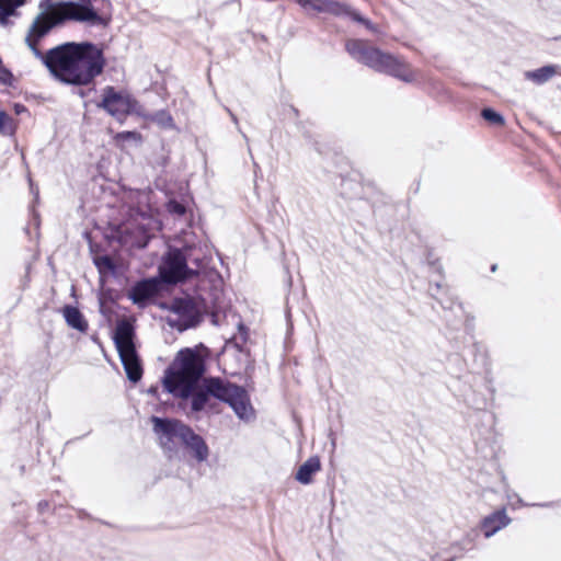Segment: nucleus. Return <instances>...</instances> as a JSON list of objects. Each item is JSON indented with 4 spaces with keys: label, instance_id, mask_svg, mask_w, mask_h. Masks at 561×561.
I'll use <instances>...</instances> for the list:
<instances>
[{
    "label": "nucleus",
    "instance_id": "nucleus-10",
    "mask_svg": "<svg viewBox=\"0 0 561 561\" xmlns=\"http://www.w3.org/2000/svg\"><path fill=\"white\" fill-rule=\"evenodd\" d=\"M161 287L158 278H147L137 282L129 290L128 297L138 306H144L149 299L153 298Z\"/></svg>",
    "mask_w": 561,
    "mask_h": 561
},
{
    "label": "nucleus",
    "instance_id": "nucleus-14",
    "mask_svg": "<svg viewBox=\"0 0 561 561\" xmlns=\"http://www.w3.org/2000/svg\"><path fill=\"white\" fill-rule=\"evenodd\" d=\"M321 470V461L318 456L309 457L297 470L296 480L301 484H310L312 476Z\"/></svg>",
    "mask_w": 561,
    "mask_h": 561
},
{
    "label": "nucleus",
    "instance_id": "nucleus-15",
    "mask_svg": "<svg viewBox=\"0 0 561 561\" xmlns=\"http://www.w3.org/2000/svg\"><path fill=\"white\" fill-rule=\"evenodd\" d=\"M62 316L68 327L82 333L87 332L89 328L88 322L77 307L66 305L62 308Z\"/></svg>",
    "mask_w": 561,
    "mask_h": 561
},
{
    "label": "nucleus",
    "instance_id": "nucleus-29",
    "mask_svg": "<svg viewBox=\"0 0 561 561\" xmlns=\"http://www.w3.org/2000/svg\"><path fill=\"white\" fill-rule=\"evenodd\" d=\"M491 270H492V272H494L496 270V265L495 264L492 265Z\"/></svg>",
    "mask_w": 561,
    "mask_h": 561
},
{
    "label": "nucleus",
    "instance_id": "nucleus-1",
    "mask_svg": "<svg viewBox=\"0 0 561 561\" xmlns=\"http://www.w3.org/2000/svg\"><path fill=\"white\" fill-rule=\"evenodd\" d=\"M37 28L30 26L25 44L53 77L66 84L87 85L100 76L105 66L102 49L92 43H65L43 53L38 45Z\"/></svg>",
    "mask_w": 561,
    "mask_h": 561
},
{
    "label": "nucleus",
    "instance_id": "nucleus-23",
    "mask_svg": "<svg viewBox=\"0 0 561 561\" xmlns=\"http://www.w3.org/2000/svg\"><path fill=\"white\" fill-rule=\"evenodd\" d=\"M168 208H169L170 213H173V214H176L180 216L184 215L185 210H186L185 207L181 203L175 202V201H171L169 203Z\"/></svg>",
    "mask_w": 561,
    "mask_h": 561
},
{
    "label": "nucleus",
    "instance_id": "nucleus-24",
    "mask_svg": "<svg viewBox=\"0 0 561 561\" xmlns=\"http://www.w3.org/2000/svg\"><path fill=\"white\" fill-rule=\"evenodd\" d=\"M140 236L138 239L133 243V245H136L138 248H145L148 243V236L146 234L145 230L139 229Z\"/></svg>",
    "mask_w": 561,
    "mask_h": 561
},
{
    "label": "nucleus",
    "instance_id": "nucleus-26",
    "mask_svg": "<svg viewBox=\"0 0 561 561\" xmlns=\"http://www.w3.org/2000/svg\"><path fill=\"white\" fill-rule=\"evenodd\" d=\"M227 112L229 113L230 117H231V121L234 123V125L237 126L238 130L242 134L243 138L245 139V141H248V137L245 134H243L239 127V121L237 118V116L229 110L227 108Z\"/></svg>",
    "mask_w": 561,
    "mask_h": 561
},
{
    "label": "nucleus",
    "instance_id": "nucleus-17",
    "mask_svg": "<svg viewBox=\"0 0 561 561\" xmlns=\"http://www.w3.org/2000/svg\"><path fill=\"white\" fill-rule=\"evenodd\" d=\"M24 2L25 0H0V24H7L9 16Z\"/></svg>",
    "mask_w": 561,
    "mask_h": 561
},
{
    "label": "nucleus",
    "instance_id": "nucleus-18",
    "mask_svg": "<svg viewBox=\"0 0 561 561\" xmlns=\"http://www.w3.org/2000/svg\"><path fill=\"white\" fill-rule=\"evenodd\" d=\"M342 9H343V11L341 13H339L337 15H346V16L351 18L353 21L365 25L371 32H377L376 26L368 19L360 15L356 10H353L352 8H350L345 4H342Z\"/></svg>",
    "mask_w": 561,
    "mask_h": 561
},
{
    "label": "nucleus",
    "instance_id": "nucleus-4",
    "mask_svg": "<svg viewBox=\"0 0 561 561\" xmlns=\"http://www.w3.org/2000/svg\"><path fill=\"white\" fill-rule=\"evenodd\" d=\"M345 49L353 59L377 72L389 75L408 83L416 79V72L403 59L369 46L365 41L348 39Z\"/></svg>",
    "mask_w": 561,
    "mask_h": 561
},
{
    "label": "nucleus",
    "instance_id": "nucleus-7",
    "mask_svg": "<svg viewBox=\"0 0 561 561\" xmlns=\"http://www.w3.org/2000/svg\"><path fill=\"white\" fill-rule=\"evenodd\" d=\"M151 422L160 446L169 454V457H172V454L178 451L179 445L183 443L190 427L173 419L152 416Z\"/></svg>",
    "mask_w": 561,
    "mask_h": 561
},
{
    "label": "nucleus",
    "instance_id": "nucleus-6",
    "mask_svg": "<svg viewBox=\"0 0 561 561\" xmlns=\"http://www.w3.org/2000/svg\"><path fill=\"white\" fill-rule=\"evenodd\" d=\"M114 342L127 378L138 382L142 377V366L134 344V328L129 322L117 323Z\"/></svg>",
    "mask_w": 561,
    "mask_h": 561
},
{
    "label": "nucleus",
    "instance_id": "nucleus-9",
    "mask_svg": "<svg viewBox=\"0 0 561 561\" xmlns=\"http://www.w3.org/2000/svg\"><path fill=\"white\" fill-rule=\"evenodd\" d=\"M110 115L121 118L130 110V99L127 94L117 92L113 87L103 90V99L99 104Z\"/></svg>",
    "mask_w": 561,
    "mask_h": 561
},
{
    "label": "nucleus",
    "instance_id": "nucleus-25",
    "mask_svg": "<svg viewBox=\"0 0 561 561\" xmlns=\"http://www.w3.org/2000/svg\"><path fill=\"white\" fill-rule=\"evenodd\" d=\"M238 329H239V333H240L239 339L243 343V342L247 341V329H245V327L242 323L238 324ZM233 339L238 340V336H234Z\"/></svg>",
    "mask_w": 561,
    "mask_h": 561
},
{
    "label": "nucleus",
    "instance_id": "nucleus-21",
    "mask_svg": "<svg viewBox=\"0 0 561 561\" xmlns=\"http://www.w3.org/2000/svg\"><path fill=\"white\" fill-rule=\"evenodd\" d=\"M94 263H95L96 267L99 268L100 273L115 271V264L108 255L98 256L94 260Z\"/></svg>",
    "mask_w": 561,
    "mask_h": 561
},
{
    "label": "nucleus",
    "instance_id": "nucleus-19",
    "mask_svg": "<svg viewBox=\"0 0 561 561\" xmlns=\"http://www.w3.org/2000/svg\"><path fill=\"white\" fill-rule=\"evenodd\" d=\"M151 122L156 123L162 128H173L174 121L171 114L164 110L158 111L150 116Z\"/></svg>",
    "mask_w": 561,
    "mask_h": 561
},
{
    "label": "nucleus",
    "instance_id": "nucleus-12",
    "mask_svg": "<svg viewBox=\"0 0 561 561\" xmlns=\"http://www.w3.org/2000/svg\"><path fill=\"white\" fill-rule=\"evenodd\" d=\"M511 523V518L506 515L504 510L496 511L491 515L484 517L481 528L486 538L493 536L500 529L506 527Z\"/></svg>",
    "mask_w": 561,
    "mask_h": 561
},
{
    "label": "nucleus",
    "instance_id": "nucleus-3",
    "mask_svg": "<svg viewBox=\"0 0 561 561\" xmlns=\"http://www.w3.org/2000/svg\"><path fill=\"white\" fill-rule=\"evenodd\" d=\"M211 396L228 403L236 415L242 421H250L254 417V410L251 405L247 390L218 377H210L204 380V390L197 388L190 396L192 398V411H202L208 397Z\"/></svg>",
    "mask_w": 561,
    "mask_h": 561
},
{
    "label": "nucleus",
    "instance_id": "nucleus-11",
    "mask_svg": "<svg viewBox=\"0 0 561 561\" xmlns=\"http://www.w3.org/2000/svg\"><path fill=\"white\" fill-rule=\"evenodd\" d=\"M297 3L308 13L339 14L343 11L342 3L333 0H297Z\"/></svg>",
    "mask_w": 561,
    "mask_h": 561
},
{
    "label": "nucleus",
    "instance_id": "nucleus-27",
    "mask_svg": "<svg viewBox=\"0 0 561 561\" xmlns=\"http://www.w3.org/2000/svg\"><path fill=\"white\" fill-rule=\"evenodd\" d=\"M24 111H25V107L23 105H18V104L15 105V112L18 114H20L21 112H24Z\"/></svg>",
    "mask_w": 561,
    "mask_h": 561
},
{
    "label": "nucleus",
    "instance_id": "nucleus-2",
    "mask_svg": "<svg viewBox=\"0 0 561 561\" xmlns=\"http://www.w3.org/2000/svg\"><path fill=\"white\" fill-rule=\"evenodd\" d=\"M205 373L203 357L192 348L181 350L163 377L164 389L176 398L187 399Z\"/></svg>",
    "mask_w": 561,
    "mask_h": 561
},
{
    "label": "nucleus",
    "instance_id": "nucleus-13",
    "mask_svg": "<svg viewBox=\"0 0 561 561\" xmlns=\"http://www.w3.org/2000/svg\"><path fill=\"white\" fill-rule=\"evenodd\" d=\"M182 444L194 453V457L199 462L205 461L208 458L209 450L205 440L202 436L195 434L191 427L188 428V433L185 435Z\"/></svg>",
    "mask_w": 561,
    "mask_h": 561
},
{
    "label": "nucleus",
    "instance_id": "nucleus-8",
    "mask_svg": "<svg viewBox=\"0 0 561 561\" xmlns=\"http://www.w3.org/2000/svg\"><path fill=\"white\" fill-rule=\"evenodd\" d=\"M173 316L169 317L168 323L179 331H184L197 325L201 321V313L192 298H178L172 304Z\"/></svg>",
    "mask_w": 561,
    "mask_h": 561
},
{
    "label": "nucleus",
    "instance_id": "nucleus-22",
    "mask_svg": "<svg viewBox=\"0 0 561 561\" xmlns=\"http://www.w3.org/2000/svg\"><path fill=\"white\" fill-rule=\"evenodd\" d=\"M482 117L494 125H503L504 124V117L493 111L492 108H483L481 112Z\"/></svg>",
    "mask_w": 561,
    "mask_h": 561
},
{
    "label": "nucleus",
    "instance_id": "nucleus-20",
    "mask_svg": "<svg viewBox=\"0 0 561 561\" xmlns=\"http://www.w3.org/2000/svg\"><path fill=\"white\" fill-rule=\"evenodd\" d=\"M14 131V121L5 112L0 111V134L11 135Z\"/></svg>",
    "mask_w": 561,
    "mask_h": 561
},
{
    "label": "nucleus",
    "instance_id": "nucleus-16",
    "mask_svg": "<svg viewBox=\"0 0 561 561\" xmlns=\"http://www.w3.org/2000/svg\"><path fill=\"white\" fill-rule=\"evenodd\" d=\"M560 69L559 66L556 65H547L541 68L535 69L533 71H527L525 73L526 79L537 83L543 84L549 81L553 76L558 73Z\"/></svg>",
    "mask_w": 561,
    "mask_h": 561
},
{
    "label": "nucleus",
    "instance_id": "nucleus-5",
    "mask_svg": "<svg viewBox=\"0 0 561 561\" xmlns=\"http://www.w3.org/2000/svg\"><path fill=\"white\" fill-rule=\"evenodd\" d=\"M188 263L196 267L202 265L199 257H193L192 249H171L163 257L159 266V276L165 284H178L197 274V271L190 267Z\"/></svg>",
    "mask_w": 561,
    "mask_h": 561
},
{
    "label": "nucleus",
    "instance_id": "nucleus-28",
    "mask_svg": "<svg viewBox=\"0 0 561 561\" xmlns=\"http://www.w3.org/2000/svg\"><path fill=\"white\" fill-rule=\"evenodd\" d=\"M128 231H129V229L127 226L123 228V233H127Z\"/></svg>",
    "mask_w": 561,
    "mask_h": 561
}]
</instances>
